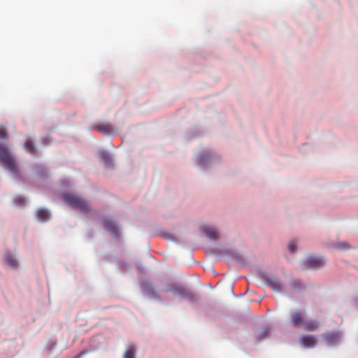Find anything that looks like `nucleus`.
I'll list each match as a JSON object with an SVG mask.
<instances>
[{
  "label": "nucleus",
  "instance_id": "30",
  "mask_svg": "<svg viewBox=\"0 0 358 358\" xmlns=\"http://www.w3.org/2000/svg\"><path fill=\"white\" fill-rule=\"evenodd\" d=\"M334 248L341 251H345L352 248L347 241H338L335 243Z\"/></svg>",
  "mask_w": 358,
  "mask_h": 358
},
{
  "label": "nucleus",
  "instance_id": "8",
  "mask_svg": "<svg viewBox=\"0 0 358 358\" xmlns=\"http://www.w3.org/2000/svg\"><path fill=\"white\" fill-rule=\"evenodd\" d=\"M10 174L13 179L18 183H25L27 180L15 157L9 164L3 166Z\"/></svg>",
  "mask_w": 358,
  "mask_h": 358
},
{
  "label": "nucleus",
  "instance_id": "33",
  "mask_svg": "<svg viewBox=\"0 0 358 358\" xmlns=\"http://www.w3.org/2000/svg\"><path fill=\"white\" fill-rule=\"evenodd\" d=\"M9 134L6 127L0 126V141H6L8 138Z\"/></svg>",
  "mask_w": 358,
  "mask_h": 358
},
{
  "label": "nucleus",
  "instance_id": "2",
  "mask_svg": "<svg viewBox=\"0 0 358 358\" xmlns=\"http://www.w3.org/2000/svg\"><path fill=\"white\" fill-rule=\"evenodd\" d=\"M166 292H171L175 296L187 300L197 315H200L203 313L207 320L215 321L219 316V310L217 308L208 303L200 301L201 296L199 293L189 289L178 282H169Z\"/></svg>",
  "mask_w": 358,
  "mask_h": 358
},
{
  "label": "nucleus",
  "instance_id": "37",
  "mask_svg": "<svg viewBox=\"0 0 358 358\" xmlns=\"http://www.w3.org/2000/svg\"><path fill=\"white\" fill-rule=\"evenodd\" d=\"M231 292H232V294H233L234 296H236V294H234V292L233 289H231Z\"/></svg>",
  "mask_w": 358,
  "mask_h": 358
},
{
  "label": "nucleus",
  "instance_id": "34",
  "mask_svg": "<svg viewBox=\"0 0 358 358\" xmlns=\"http://www.w3.org/2000/svg\"><path fill=\"white\" fill-rule=\"evenodd\" d=\"M101 259L104 262H108L110 263H115L117 258L115 257L113 254L108 253V254L103 255L101 257Z\"/></svg>",
  "mask_w": 358,
  "mask_h": 358
},
{
  "label": "nucleus",
  "instance_id": "35",
  "mask_svg": "<svg viewBox=\"0 0 358 358\" xmlns=\"http://www.w3.org/2000/svg\"><path fill=\"white\" fill-rule=\"evenodd\" d=\"M41 143L44 146H48L51 144L52 138L49 135H45L41 138Z\"/></svg>",
  "mask_w": 358,
  "mask_h": 358
},
{
  "label": "nucleus",
  "instance_id": "12",
  "mask_svg": "<svg viewBox=\"0 0 358 358\" xmlns=\"http://www.w3.org/2000/svg\"><path fill=\"white\" fill-rule=\"evenodd\" d=\"M16 157L8 145L0 141V165L4 166L9 164Z\"/></svg>",
  "mask_w": 358,
  "mask_h": 358
},
{
  "label": "nucleus",
  "instance_id": "29",
  "mask_svg": "<svg viewBox=\"0 0 358 358\" xmlns=\"http://www.w3.org/2000/svg\"><path fill=\"white\" fill-rule=\"evenodd\" d=\"M59 185L61 187H64L66 188V189H65L64 191H67L69 192H71V191H69L71 187V181L69 180V179L68 178H62L59 181ZM64 190H62V192H63ZM61 192V191H59L57 194H58V196L60 199H62L59 196V193Z\"/></svg>",
  "mask_w": 358,
  "mask_h": 358
},
{
  "label": "nucleus",
  "instance_id": "19",
  "mask_svg": "<svg viewBox=\"0 0 358 358\" xmlns=\"http://www.w3.org/2000/svg\"><path fill=\"white\" fill-rule=\"evenodd\" d=\"M23 148L24 150L31 155L36 157L39 156V151L34 138L30 136L27 137L24 141Z\"/></svg>",
  "mask_w": 358,
  "mask_h": 358
},
{
  "label": "nucleus",
  "instance_id": "21",
  "mask_svg": "<svg viewBox=\"0 0 358 358\" xmlns=\"http://www.w3.org/2000/svg\"><path fill=\"white\" fill-rule=\"evenodd\" d=\"M204 134V130L199 127H192L187 129L183 134V138L186 141H192L200 138Z\"/></svg>",
  "mask_w": 358,
  "mask_h": 358
},
{
  "label": "nucleus",
  "instance_id": "1",
  "mask_svg": "<svg viewBox=\"0 0 358 358\" xmlns=\"http://www.w3.org/2000/svg\"><path fill=\"white\" fill-rule=\"evenodd\" d=\"M59 196L64 203L75 211L87 215L91 220L99 221L103 229L116 241L122 238V230L119 223L109 216L103 215L99 210L94 209L88 200L76 192L63 191Z\"/></svg>",
  "mask_w": 358,
  "mask_h": 358
},
{
  "label": "nucleus",
  "instance_id": "36",
  "mask_svg": "<svg viewBox=\"0 0 358 358\" xmlns=\"http://www.w3.org/2000/svg\"><path fill=\"white\" fill-rule=\"evenodd\" d=\"M353 303L356 308L358 309V296L353 298Z\"/></svg>",
  "mask_w": 358,
  "mask_h": 358
},
{
  "label": "nucleus",
  "instance_id": "15",
  "mask_svg": "<svg viewBox=\"0 0 358 358\" xmlns=\"http://www.w3.org/2000/svg\"><path fill=\"white\" fill-rule=\"evenodd\" d=\"M96 157L106 168H113L114 166V157L108 150L104 148L99 150L96 152Z\"/></svg>",
  "mask_w": 358,
  "mask_h": 358
},
{
  "label": "nucleus",
  "instance_id": "10",
  "mask_svg": "<svg viewBox=\"0 0 358 358\" xmlns=\"http://www.w3.org/2000/svg\"><path fill=\"white\" fill-rule=\"evenodd\" d=\"M199 230L203 236L212 241L217 242L221 238L219 230L213 225L201 224L199 226Z\"/></svg>",
  "mask_w": 358,
  "mask_h": 358
},
{
  "label": "nucleus",
  "instance_id": "32",
  "mask_svg": "<svg viewBox=\"0 0 358 358\" xmlns=\"http://www.w3.org/2000/svg\"><path fill=\"white\" fill-rule=\"evenodd\" d=\"M312 150L313 145L308 142L303 143L299 148V151L303 154H306Z\"/></svg>",
  "mask_w": 358,
  "mask_h": 358
},
{
  "label": "nucleus",
  "instance_id": "27",
  "mask_svg": "<svg viewBox=\"0 0 358 358\" xmlns=\"http://www.w3.org/2000/svg\"><path fill=\"white\" fill-rule=\"evenodd\" d=\"M115 264L119 271L122 273L127 272L128 269L131 267V265L124 259H117Z\"/></svg>",
  "mask_w": 358,
  "mask_h": 358
},
{
  "label": "nucleus",
  "instance_id": "11",
  "mask_svg": "<svg viewBox=\"0 0 358 358\" xmlns=\"http://www.w3.org/2000/svg\"><path fill=\"white\" fill-rule=\"evenodd\" d=\"M322 338L328 347H336L342 341L343 332L340 330L327 331L322 334Z\"/></svg>",
  "mask_w": 358,
  "mask_h": 358
},
{
  "label": "nucleus",
  "instance_id": "14",
  "mask_svg": "<svg viewBox=\"0 0 358 358\" xmlns=\"http://www.w3.org/2000/svg\"><path fill=\"white\" fill-rule=\"evenodd\" d=\"M3 263L9 269L15 271L20 267V261L10 250H6L3 253Z\"/></svg>",
  "mask_w": 358,
  "mask_h": 358
},
{
  "label": "nucleus",
  "instance_id": "20",
  "mask_svg": "<svg viewBox=\"0 0 358 358\" xmlns=\"http://www.w3.org/2000/svg\"><path fill=\"white\" fill-rule=\"evenodd\" d=\"M31 170L42 180H46L49 178V171L48 167L43 164H34L31 166Z\"/></svg>",
  "mask_w": 358,
  "mask_h": 358
},
{
  "label": "nucleus",
  "instance_id": "25",
  "mask_svg": "<svg viewBox=\"0 0 358 358\" xmlns=\"http://www.w3.org/2000/svg\"><path fill=\"white\" fill-rule=\"evenodd\" d=\"M28 203V198L23 194H17L13 199V204L18 208H24Z\"/></svg>",
  "mask_w": 358,
  "mask_h": 358
},
{
  "label": "nucleus",
  "instance_id": "3",
  "mask_svg": "<svg viewBox=\"0 0 358 358\" xmlns=\"http://www.w3.org/2000/svg\"><path fill=\"white\" fill-rule=\"evenodd\" d=\"M135 266L137 270L139 287L141 293L149 299L161 300V295L155 289L153 282L150 280L145 278V270L142 263L136 262Z\"/></svg>",
  "mask_w": 358,
  "mask_h": 358
},
{
  "label": "nucleus",
  "instance_id": "9",
  "mask_svg": "<svg viewBox=\"0 0 358 358\" xmlns=\"http://www.w3.org/2000/svg\"><path fill=\"white\" fill-rule=\"evenodd\" d=\"M90 129L97 131L106 136H116L118 134V129L108 122H94L90 125Z\"/></svg>",
  "mask_w": 358,
  "mask_h": 358
},
{
  "label": "nucleus",
  "instance_id": "23",
  "mask_svg": "<svg viewBox=\"0 0 358 358\" xmlns=\"http://www.w3.org/2000/svg\"><path fill=\"white\" fill-rule=\"evenodd\" d=\"M320 327V322L315 319H306L303 329L307 331H315Z\"/></svg>",
  "mask_w": 358,
  "mask_h": 358
},
{
  "label": "nucleus",
  "instance_id": "28",
  "mask_svg": "<svg viewBox=\"0 0 358 358\" xmlns=\"http://www.w3.org/2000/svg\"><path fill=\"white\" fill-rule=\"evenodd\" d=\"M57 344V339L55 336H52L45 346V350L49 353L52 352Z\"/></svg>",
  "mask_w": 358,
  "mask_h": 358
},
{
  "label": "nucleus",
  "instance_id": "13",
  "mask_svg": "<svg viewBox=\"0 0 358 358\" xmlns=\"http://www.w3.org/2000/svg\"><path fill=\"white\" fill-rule=\"evenodd\" d=\"M306 317L304 311L301 310H294L290 313L289 323L295 329H302Z\"/></svg>",
  "mask_w": 358,
  "mask_h": 358
},
{
  "label": "nucleus",
  "instance_id": "6",
  "mask_svg": "<svg viewBox=\"0 0 358 358\" xmlns=\"http://www.w3.org/2000/svg\"><path fill=\"white\" fill-rule=\"evenodd\" d=\"M220 159L219 155L214 151L205 149L199 152L196 164L197 167L203 171H207L210 166Z\"/></svg>",
  "mask_w": 358,
  "mask_h": 358
},
{
  "label": "nucleus",
  "instance_id": "24",
  "mask_svg": "<svg viewBox=\"0 0 358 358\" xmlns=\"http://www.w3.org/2000/svg\"><path fill=\"white\" fill-rule=\"evenodd\" d=\"M137 345L134 343H129L123 353L122 358H136Z\"/></svg>",
  "mask_w": 358,
  "mask_h": 358
},
{
  "label": "nucleus",
  "instance_id": "22",
  "mask_svg": "<svg viewBox=\"0 0 358 358\" xmlns=\"http://www.w3.org/2000/svg\"><path fill=\"white\" fill-rule=\"evenodd\" d=\"M157 235L160 236L161 237L164 238V239H166L167 241H170L176 242V243L178 241V238L176 236V235L172 232L169 231L166 229H158L157 232L154 234L153 236H157Z\"/></svg>",
  "mask_w": 358,
  "mask_h": 358
},
{
  "label": "nucleus",
  "instance_id": "5",
  "mask_svg": "<svg viewBox=\"0 0 358 358\" xmlns=\"http://www.w3.org/2000/svg\"><path fill=\"white\" fill-rule=\"evenodd\" d=\"M255 276L260 280L266 286L273 291L283 293L286 290V286L283 282L274 275H271L258 268L255 270Z\"/></svg>",
  "mask_w": 358,
  "mask_h": 358
},
{
  "label": "nucleus",
  "instance_id": "4",
  "mask_svg": "<svg viewBox=\"0 0 358 358\" xmlns=\"http://www.w3.org/2000/svg\"><path fill=\"white\" fill-rule=\"evenodd\" d=\"M205 252L206 255H215L219 258L227 256L232 260L239 264L243 268L245 267L247 264V260L244 255L241 254L237 250L234 248L212 247L205 249Z\"/></svg>",
  "mask_w": 358,
  "mask_h": 358
},
{
  "label": "nucleus",
  "instance_id": "31",
  "mask_svg": "<svg viewBox=\"0 0 358 358\" xmlns=\"http://www.w3.org/2000/svg\"><path fill=\"white\" fill-rule=\"evenodd\" d=\"M287 250L290 254H295L298 250V243L295 239L289 241L287 244Z\"/></svg>",
  "mask_w": 358,
  "mask_h": 358
},
{
  "label": "nucleus",
  "instance_id": "16",
  "mask_svg": "<svg viewBox=\"0 0 358 358\" xmlns=\"http://www.w3.org/2000/svg\"><path fill=\"white\" fill-rule=\"evenodd\" d=\"M299 345L306 349L315 348L318 343V338L316 335L303 334L299 338Z\"/></svg>",
  "mask_w": 358,
  "mask_h": 358
},
{
  "label": "nucleus",
  "instance_id": "7",
  "mask_svg": "<svg viewBox=\"0 0 358 358\" xmlns=\"http://www.w3.org/2000/svg\"><path fill=\"white\" fill-rule=\"evenodd\" d=\"M327 264L324 256L308 255L302 262L303 270H317L325 266Z\"/></svg>",
  "mask_w": 358,
  "mask_h": 358
},
{
  "label": "nucleus",
  "instance_id": "18",
  "mask_svg": "<svg viewBox=\"0 0 358 358\" xmlns=\"http://www.w3.org/2000/svg\"><path fill=\"white\" fill-rule=\"evenodd\" d=\"M273 326L271 324L264 326L260 332L254 334L255 342L256 343H260L266 339L270 338L273 331Z\"/></svg>",
  "mask_w": 358,
  "mask_h": 358
},
{
  "label": "nucleus",
  "instance_id": "26",
  "mask_svg": "<svg viewBox=\"0 0 358 358\" xmlns=\"http://www.w3.org/2000/svg\"><path fill=\"white\" fill-rule=\"evenodd\" d=\"M290 287L293 290L303 291L306 289V285L300 279H294L290 282Z\"/></svg>",
  "mask_w": 358,
  "mask_h": 358
},
{
  "label": "nucleus",
  "instance_id": "17",
  "mask_svg": "<svg viewBox=\"0 0 358 358\" xmlns=\"http://www.w3.org/2000/svg\"><path fill=\"white\" fill-rule=\"evenodd\" d=\"M34 217L38 222L46 223L51 219L52 213L48 208L39 207L35 210Z\"/></svg>",
  "mask_w": 358,
  "mask_h": 358
}]
</instances>
